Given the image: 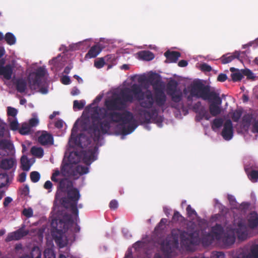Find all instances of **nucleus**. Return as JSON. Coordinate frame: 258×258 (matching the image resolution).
<instances>
[{
    "mask_svg": "<svg viewBox=\"0 0 258 258\" xmlns=\"http://www.w3.org/2000/svg\"><path fill=\"white\" fill-rule=\"evenodd\" d=\"M8 114L9 115H11L12 116L15 117L17 114V110L14 108L11 107H8Z\"/></svg>",
    "mask_w": 258,
    "mask_h": 258,
    "instance_id": "obj_41",
    "label": "nucleus"
},
{
    "mask_svg": "<svg viewBox=\"0 0 258 258\" xmlns=\"http://www.w3.org/2000/svg\"><path fill=\"white\" fill-rule=\"evenodd\" d=\"M101 51V48L99 45H95L92 47L88 53L86 54V57L92 58L96 57Z\"/></svg>",
    "mask_w": 258,
    "mask_h": 258,
    "instance_id": "obj_20",
    "label": "nucleus"
},
{
    "mask_svg": "<svg viewBox=\"0 0 258 258\" xmlns=\"http://www.w3.org/2000/svg\"><path fill=\"white\" fill-rule=\"evenodd\" d=\"M6 40L9 44L12 45L15 43L16 38L15 36L10 33H8L5 37Z\"/></svg>",
    "mask_w": 258,
    "mask_h": 258,
    "instance_id": "obj_30",
    "label": "nucleus"
},
{
    "mask_svg": "<svg viewBox=\"0 0 258 258\" xmlns=\"http://www.w3.org/2000/svg\"><path fill=\"white\" fill-rule=\"evenodd\" d=\"M248 226L254 229L258 226V214L255 212H251L247 216Z\"/></svg>",
    "mask_w": 258,
    "mask_h": 258,
    "instance_id": "obj_9",
    "label": "nucleus"
},
{
    "mask_svg": "<svg viewBox=\"0 0 258 258\" xmlns=\"http://www.w3.org/2000/svg\"><path fill=\"white\" fill-rule=\"evenodd\" d=\"M46 71L44 68H39L36 73L31 74L28 78L29 87L32 90H36L39 86V79L45 75Z\"/></svg>",
    "mask_w": 258,
    "mask_h": 258,
    "instance_id": "obj_5",
    "label": "nucleus"
},
{
    "mask_svg": "<svg viewBox=\"0 0 258 258\" xmlns=\"http://www.w3.org/2000/svg\"><path fill=\"white\" fill-rule=\"evenodd\" d=\"M217 79L219 81L224 82L226 80V76L224 74H220Z\"/></svg>",
    "mask_w": 258,
    "mask_h": 258,
    "instance_id": "obj_51",
    "label": "nucleus"
},
{
    "mask_svg": "<svg viewBox=\"0 0 258 258\" xmlns=\"http://www.w3.org/2000/svg\"><path fill=\"white\" fill-rule=\"evenodd\" d=\"M72 167L70 165L66 163V159L63 161V164L62 165L61 172L58 171H55L51 177L52 180L54 181H60V186L63 188V183L64 180H63L64 177L71 176V173H70L69 168H71Z\"/></svg>",
    "mask_w": 258,
    "mask_h": 258,
    "instance_id": "obj_4",
    "label": "nucleus"
},
{
    "mask_svg": "<svg viewBox=\"0 0 258 258\" xmlns=\"http://www.w3.org/2000/svg\"><path fill=\"white\" fill-rule=\"evenodd\" d=\"M32 154L37 157L41 158L43 156V150L40 147H33L31 149Z\"/></svg>",
    "mask_w": 258,
    "mask_h": 258,
    "instance_id": "obj_24",
    "label": "nucleus"
},
{
    "mask_svg": "<svg viewBox=\"0 0 258 258\" xmlns=\"http://www.w3.org/2000/svg\"><path fill=\"white\" fill-rule=\"evenodd\" d=\"M132 99V98L128 97L125 96L124 95H123V100L124 101H129V100H131Z\"/></svg>",
    "mask_w": 258,
    "mask_h": 258,
    "instance_id": "obj_61",
    "label": "nucleus"
},
{
    "mask_svg": "<svg viewBox=\"0 0 258 258\" xmlns=\"http://www.w3.org/2000/svg\"><path fill=\"white\" fill-rule=\"evenodd\" d=\"M72 93L73 95H77L79 93V90L78 89H76L72 92Z\"/></svg>",
    "mask_w": 258,
    "mask_h": 258,
    "instance_id": "obj_60",
    "label": "nucleus"
},
{
    "mask_svg": "<svg viewBox=\"0 0 258 258\" xmlns=\"http://www.w3.org/2000/svg\"><path fill=\"white\" fill-rule=\"evenodd\" d=\"M18 126H19V124H18V122L16 120H13L10 121V127L12 130L16 131V130H18Z\"/></svg>",
    "mask_w": 258,
    "mask_h": 258,
    "instance_id": "obj_40",
    "label": "nucleus"
},
{
    "mask_svg": "<svg viewBox=\"0 0 258 258\" xmlns=\"http://www.w3.org/2000/svg\"><path fill=\"white\" fill-rule=\"evenodd\" d=\"M17 89L19 92H23L26 88V82L24 80H19L17 84Z\"/></svg>",
    "mask_w": 258,
    "mask_h": 258,
    "instance_id": "obj_29",
    "label": "nucleus"
},
{
    "mask_svg": "<svg viewBox=\"0 0 258 258\" xmlns=\"http://www.w3.org/2000/svg\"><path fill=\"white\" fill-rule=\"evenodd\" d=\"M227 199L232 209H238L239 204L237 203L235 198L232 195H227Z\"/></svg>",
    "mask_w": 258,
    "mask_h": 258,
    "instance_id": "obj_27",
    "label": "nucleus"
},
{
    "mask_svg": "<svg viewBox=\"0 0 258 258\" xmlns=\"http://www.w3.org/2000/svg\"><path fill=\"white\" fill-rule=\"evenodd\" d=\"M31 126L30 125L25 123L22 125V127L19 130V132L22 135H27L30 132Z\"/></svg>",
    "mask_w": 258,
    "mask_h": 258,
    "instance_id": "obj_28",
    "label": "nucleus"
},
{
    "mask_svg": "<svg viewBox=\"0 0 258 258\" xmlns=\"http://www.w3.org/2000/svg\"><path fill=\"white\" fill-rule=\"evenodd\" d=\"M63 122L61 120L57 121L55 123V126L58 128H61L62 126Z\"/></svg>",
    "mask_w": 258,
    "mask_h": 258,
    "instance_id": "obj_55",
    "label": "nucleus"
},
{
    "mask_svg": "<svg viewBox=\"0 0 258 258\" xmlns=\"http://www.w3.org/2000/svg\"><path fill=\"white\" fill-rule=\"evenodd\" d=\"M22 168L24 170L28 171L34 163V161L28 160L26 156H23L21 159Z\"/></svg>",
    "mask_w": 258,
    "mask_h": 258,
    "instance_id": "obj_19",
    "label": "nucleus"
},
{
    "mask_svg": "<svg viewBox=\"0 0 258 258\" xmlns=\"http://www.w3.org/2000/svg\"><path fill=\"white\" fill-rule=\"evenodd\" d=\"M12 201V199L10 197H7L5 199V201L4 202V205L5 207H7L9 205V204Z\"/></svg>",
    "mask_w": 258,
    "mask_h": 258,
    "instance_id": "obj_50",
    "label": "nucleus"
},
{
    "mask_svg": "<svg viewBox=\"0 0 258 258\" xmlns=\"http://www.w3.org/2000/svg\"><path fill=\"white\" fill-rule=\"evenodd\" d=\"M117 202L116 201H112L110 203V207L111 209H115L117 207Z\"/></svg>",
    "mask_w": 258,
    "mask_h": 258,
    "instance_id": "obj_49",
    "label": "nucleus"
},
{
    "mask_svg": "<svg viewBox=\"0 0 258 258\" xmlns=\"http://www.w3.org/2000/svg\"><path fill=\"white\" fill-rule=\"evenodd\" d=\"M16 164V159L14 158L6 159L2 161L1 166L5 169H9L12 168Z\"/></svg>",
    "mask_w": 258,
    "mask_h": 258,
    "instance_id": "obj_17",
    "label": "nucleus"
},
{
    "mask_svg": "<svg viewBox=\"0 0 258 258\" xmlns=\"http://www.w3.org/2000/svg\"><path fill=\"white\" fill-rule=\"evenodd\" d=\"M120 116L118 114H114L112 117V119L114 121H119L120 120Z\"/></svg>",
    "mask_w": 258,
    "mask_h": 258,
    "instance_id": "obj_52",
    "label": "nucleus"
},
{
    "mask_svg": "<svg viewBox=\"0 0 258 258\" xmlns=\"http://www.w3.org/2000/svg\"><path fill=\"white\" fill-rule=\"evenodd\" d=\"M172 99L174 101L177 102L180 100L181 93L179 91H175L171 94Z\"/></svg>",
    "mask_w": 258,
    "mask_h": 258,
    "instance_id": "obj_36",
    "label": "nucleus"
},
{
    "mask_svg": "<svg viewBox=\"0 0 258 258\" xmlns=\"http://www.w3.org/2000/svg\"><path fill=\"white\" fill-rule=\"evenodd\" d=\"M39 123V119L35 114H33V117L29 121V124L31 127L37 125Z\"/></svg>",
    "mask_w": 258,
    "mask_h": 258,
    "instance_id": "obj_33",
    "label": "nucleus"
},
{
    "mask_svg": "<svg viewBox=\"0 0 258 258\" xmlns=\"http://www.w3.org/2000/svg\"><path fill=\"white\" fill-rule=\"evenodd\" d=\"M74 78L77 80L79 83H82L83 82L82 79L78 75H75Z\"/></svg>",
    "mask_w": 258,
    "mask_h": 258,
    "instance_id": "obj_58",
    "label": "nucleus"
},
{
    "mask_svg": "<svg viewBox=\"0 0 258 258\" xmlns=\"http://www.w3.org/2000/svg\"><path fill=\"white\" fill-rule=\"evenodd\" d=\"M248 97L247 95H245V94H243V96H242V100H243V101L244 102H247L248 100Z\"/></svg>",
    "mask_w": 258,
    "mask_h": 258,
    "instance_id": "obj_56",
    "label": "nucleus"
},
{
    "mask_svg": "<svg viewBox=\"0 0 258 258\" xmlns=\"http://www.w3.org/2000/svg\"><path fill=\"white\" fill-rule=\"evenodd\" d=\"M252 118L253 117L251 114L246 113L243 116L240 122V127L242 130L248 131Z\"/></svg>",
    "mask_w": 258,
    "mask_h": 258,
    "instance_id": "obj_11",
    "label": "nucleus"
},
{
    "mask_svg": "<svg viewBox=\"0 0 258 258\" xmlns=\"http://www.w3.org/2000/svg\"><path fill=\"white\" fill-rule=\"evenodd\" d=\"M38 142L43 145L53 144V140L51 135L46 132L43 131L38 137Z\"/></svg>",
    "mask_w": 258,
    "mask_h": 258,
    "instance_id": "obj_10",
    "label": "nucleus"
},
{
    "mask_svg": "<svg viewBox=\"0 0 258 258\" xmlns=\"http://www.w3.org/2000/svg\"><path fill=\"white\" fill-rule=\"evenodd\" d=\"M4 62L0 61V74L3 75L7 80H10L12 78V70L10 66H7L5 67H2Z\"/></svg>",
    "mask_w": 258,
    "mask_h": 258,
    "instance_id": "obj_12",
    "label": "nucleus"
},
{
    "mask_svg": "<svg viewBox=\"0 0 258 258\" xmlns=\"http://www.w3.org/2000/svg\"><path fill=\"white\" fill-rule=\"evenodd\" d=\"M13 152V146L8 141H2L0 142V156L8 155Z\"/></svg>",
    "mask_w": 258,
    "mask_h": 258,
    "instance_id": "obj_7",
    "label": "nucleus"
},
{
    "mask_svg": "<svg viewBox=\"0 0 258 258\" xmlns=\"http://www.w3.org/2000/svg\"><path fill=\"white\" fill-rule=\"evenodd\" d=\"M251 252L255 258H258V244H255L251 246Z\"/></svg>",
    "mask_w": 258,
    "mask_h": 258,
    "instance_id": "obj_42",
    "label": "nucleus"
},
{
    "mask_svg": "<svg viewBox=\"0 0 258 258\" xmlns=\"http://www.w3.org/2000/svg\"><path fill=\"white\" fill-rule=\"evenodd\" d=\"M79 157L75 153H71L68 158V162L66 163L70 165L72 167L69 168L70 173H71V176H73L75 178H77L79 175L87 173L88 172V169L86 167L80 166H76L75 163L78 161Z\"/></svg>",
    "mask_w": 258,
    "mask_h": 258,
    "instance_id": "obj_3",
    "label": "nucleus"
},
{
    "mask_svg": "<svg viewBox=\"0 0 258 258\" xmlns=\"http://www.w3.org/2000/svg\"><path fill=\"white\" fill-rule=\"evenodd\" d=\"M61 82L63 84L67 85L70 84V79L68 76H63L61 78Z\"/></svg>",
    "mask_w": 258,
    "mask_h": 258,
    "instance_id": "obj_46",
    "label": "nucleus"
},
{
    "mask_svg": "<svg viewBox=\"0 0 258 258\" xmlns=\"http://www.w3.org/2000/svg\"><path fill=\"white\" fill-rule=\"evenodd\" d=\"M164 101L165 95L162 92H160L157 97V101L159 104H161Z\"/></svg>",
    "mask_w": 258,
    "mask_h": 258,
    "instance_id": "obj_43",
    "label": "nucleus"
},
{
    "mask_svg": "<svg viewBox=\"0 0 258 258\" xmlns=\"http://www.w3.org/2000/svg\"><path fill=\"white\" fill-rule=\"evenodd\" d=\"M201 69L202 70L204 71L209 72L211 70V67L205 63L203 64L201 66Z\"/></svg>",
    "mask_w": 258,
    "mask_h": 258,
    "instance_id": "obj_45",
    "label": "nucleus"
},
{
    "mask_svg": "<svg viewBox=\"0 0 258 258\" xmlns=\"http://www.w3.org/2000/svg\"><path fill=\"white\" fill-rule=\"evenodd\" d=\"M121 68L122 69L128 70L129 67H128V65H127V64H123L121 66Z\"/></svg>",
    "mask_w": 258,
    "mask_h": 258,
    "instance_id": "obj_63",
    "label": "nucleus"
},
{
    "mask_svg": "<svg viewBox=\"0 0 258 258\" xmlns=\"http://www.w3.org/2000/svg\"><path fill=\"white\" fill-rule=\"evenodd\" d=\"M105 64V61L103 58H99L95 61L94 66L97 69L102 68Z\"/></svg>",
    "mask_w": 258,
    "mask_h": 258,
    "instance_id": "obj_35",
    "label": "nucleus"
},
{
    "mask_svg": "<svg viewBox=\"0 0 258 258\" xmlns=\"http://www.w3.org/2000/svg\"><path fill=\"white\" fill-rule=\"evenodd\" d=\"M5 52V50L3 48H0V57L3 55Z\"/></svg>",
    "mask_w": 258,
    "mask_h": 258,
    "instance_id": "obj_62",
    "label": "nucleus"
},
{
    "mask_svg": "<svg viewBox=\"0 0 258 258\" xmlns=\"http://www.w3.org/2000/svg\"><path fill=\"white\" fill-rule=\"evenodd\" d=\"M68 196L71 205L75 208L76 202L80 198L78 191L75 189H72L69 191Z\"/></svg>",
    "mask_w": 258,
    "mask_h": 258,
    "instance_id": "obj_16",
    "label": "nucleus"
},
{
    "mask_svg": "<svg viewBox=\"0 0 258 258\" xmlns=\"http://www.w3.org/2000/svg\"><path fill=\"white\" fill-rule=\"evenodd\" d=\"M223 126V130L222 133V136L225 139V130L226 129V123L224 122V120L221 118H216L215 119L212 124V128L214 130H218Z\"/></svg>",
    "mask_w": 258,
    "mask_h": 258,
    "instance_id": "obj_15",
    "label": "nucleus"
},
{
    "mask_svg": "<svg viewBox=\"0 0 258 258\" xmlns=\"http://www.w3.org/2000/svg\"><path fill=\"white\" fill-rule=\"evenodd\" d=\"M30 177L32 181L36 182L39 180L40 178V174L38 172L34 171L31 172Z\"/></svg>",
    "mask_w": 258,
    "mask_h": 258,
    "instance_id": "obj_37",
    "label": "nucleus"
},
{
    "mask_svg": "<svg viewBox=\"0 0 258 258\" xmlns=\"http://www.w3.org/2000/svg\"><path fill=\"white\" fill-rule=\"evenodd\" d=\"M233 136V130L231 121L227 118V141L231 140Z\"/></svg>",
    "mask_w": 258,
    "mask_h": 258,
    "instance_id": "obj_21",
    "label": "nucleus"
},
{
    "mask_svg": "<svg viewBox=\"0 0 258 258\" xmlns=\"http://www.w3.org/2000/svg\"><path fill=\"white\" fill-rule=\"evenodd\" d=\"M85 105V102L83 101H78L77 100H75L74 102V107L77 108L78 109L82 108Z\"/></svg>",
    "mask_w": 258,
    "mask_h": 258,
    "instance_id": "obj_39",
    "label": "nucleus"
},
{
    "mask_svg": "<svg viewBox=\"0 0 258 258\" xmlns=\"http://www.w3.org/2000/svg\"><path fill=\"white\" fill-rule=\"evenodd\" d=\"M235 241V236H230L228 230H227V248L230 245L233 244Z\"/></svg>",
    "mask_w": 258,
    "mask_h": 258,
    "instance_id": "obj_34",
    "label": "nucleus"
},
{
    "mask_svg": "<svg viewBox=\"0 0 258 258\" xmlns=\"http://www.w3.org/2000/svg\"><path fill=\"white\" fill-rule=\"evenodd\" d=\"M59 222H61L62 223V225L61 228L62 231H60V233L62 234V235H63L62 233H63V231H65V230L62 229V227H64L65 226H66L67 224L63 222H62L61 221H59L58 222V223H57V221L56 220H53L51 223L52 226L53 228V230L52 231V234H53V232L54 231L55 235L56 234L57 236H59V233L58 232V231H57V230H56L57 229L56 227L59 226Z\"/></svg>",
    "mask_w": 258,
    "mask_h": 258,
    "instance_id": "obj_22",
    "label": "nucleus"
},
{
    "mask_svg": "<svg viewBox=\"0 0 258 258\" xmlns=\"http://www.w3.org/2000/svg\"><path fill=\"white\" fill-rule=\"evenodd\" d=\"M180 217V215L178 212H176L174 213V215L173 216V219L174 220H178L179 219V218Z\"/></svg>",
    "mask_w": 258,
    "mask_h": 258,
    "instance_id": "obj_57",
    "label": "nucleus"
},
{
    "mask_svg": "<svg viewBox=\"0 0 258 258\" xmlns=\"http://www.w3.org/2000/svg\"><path fill=\"white\" fill-rule=\"evenodd\" d=\"M23 213L25 216L30 217L33 215V211L32 209L30 208L25 209L23 210Z\"/></svg>",
    "mask_w": 258,
    "mask_h": 258,
    "instance_id": "obj_44",
    "label": "nucleus"
},
{
    "mask_svg": "<svg viewBox=\"0 0 258 258\" xmlns=\"http://www.w3.org/2000/svg\"><path fill=\"white\" fill-rule=\"evenodd\" d=\"M241 72L243 76H245L247 77V79L254 80L255 78V76L252 71L248 69H241Z\"/></svg>",
    "mask_w": 258,
    "mask_h": 258,
    "instance_id": "obj_26",
    "label": "nucleus"
},
{
    "mask_svg": "<svg viewBox=\"0 0 258 258\" xmlns=\"http://www.w3.org/2000/svg\"><path fill=\"white\" fill-rule=\"evenodd\" d=\"M138 54L140 58L146 60H150L154 58L153 54L149 51H141Z\"/></svg>",
    "mask_w": 258,
    "mask_h": 258,
    "instance_id": "obj_23",
    "label": "nucleus"
},
{
    "mask_svg": "<svg viewBox=\"0 0 258 258\" xmlns=\"http://www.w3.org/2000/svg\"><path fill=\"white\" fill-rule=\"evenodd\" d=\"M180 53L178 52L167 51L165 53V55L167 57V61L168 62H175L177 60L178 58L180 56Z\"/></svg>",
    "mask_w": 258,
    "mask_h": 258,
    "instance_id": "obj_18",
    "label": "nucleus"
},
{
    "mask_svg": "<svg viewBox=\"0 0 258 258\" xmlns=\"http://www.w3.org/2000/svg\"><path fill=\"white\" fill-rule=\"evenodd\" d=\"M239 55V53L238 51H235L233 54L227 53V63L231 62L234 58H238Z\"/></svg>",
    "mask_w": 258,
    "mask_h": 258,
    "instance_id": "obj_32",
    "label": "nucleus"
},
{
    "mask_svg": "<svg viewBox=\"0 0 258 258\" xmlns=\"http://www.w3.org/2000/svg\"><path fill=\"white\" fill-rule=\"evenodd\" d=\"M9 181L8 177L4 174H0V187H2L7 184Z\"/></svg>",
    "mask_w": 258,
    "mask_h": 258,
    "instance_id": "obj_31",
    "label": "nucleus"
},
{
    "mask_svg": "<svg viewBox=\"0 0 258 258\" xmlns=\"http://www.w3.org/2000/svg\"><path fill=\"white\" fill-rule=\"evenodd\" d=\"M132 92L135 97L139 99L143 107H150L152 105L153 100L150 96L151 93L145 88L133 86Z\"/></svg>",
    "mask_w": 258,
    "mask_h": 258,
    "instance_id": "obj_2",
    "label": "nucleus"
},
{
    "mask_svg": "<svg viewBox=\"0 0 258 258\" xmlns=\"http://www.w3.org/2000/svg\"><path fill=\"white\" fill-rule=\"evenodd\" d=\"M192 96L202 98L203 99H209L211 102L210 111L213 115H216L220 113L221 108L219 106L221 101L219 96L214 93H208L202 86L198 84H194L191 90Z\"/></svg>",
    "mask_w": 258,
    "mask_h": 258,
    "instance_id": "obj_1",
    "label": "nucleus"
},
{
    "mask_svg": "<svg viewBox=\"0 0 258 258\" xmlns=\"http://www.w3.org/2000/svg\"><path fill=\"white\" fill-rule=\"evenodd\" d=\"M52 183L50 181H47L44 185V187L47 189H50L52 187Z\"/></svg>",
    "mask_w": 258,
    "mask_h": 258,
    "instance_id": "obj_48",
    "label": "nucleus"
},
{
    "mask_svg": "<svg viewBox=\"0 0 258 258\" xmlns=\"http://www.w3.org/2000/svg\"><path fill=\"white\" fill-rule=\"evenodd\" d=\"M62 225V223L59 222V226L56 227V230L58 231L59 236H57L56 234L55 235L54 231L53 234V236L55 238V241L60 247H63L67 244L66 237L60 233V231H62L61 229Z\"/></svg>",
    "mask_w": 258,
    "mask_h": 258,
    "instance_id": "obj_8",
    "label": "nucleus"
},
{
    "mask_svg": "<svg viewBox=\"0 0 258 258\" xmlns=\"http://www.w3.org/2000/svg\"><path fill=\"white\" fill-rule=\"evenodd\" d=\"M187 61L185 60H180L178 62V66L181 67H185L187 66Z\"/></svg>",
    "mask_w": 258,
    "mask_h": 258,
    "instance_id": "obj_54",
    "label": "nucleus"
},
{
    "mask_svg": "<svg viewBox=\"0 0 258 258\" xmlns=\"http://www.w3.org/2000/svg\"><path fill=\"white\" fill-rule=\"evenodd\" d=\"M230 71L232 72L231 77L233 82H240L243 78V75L241 72V70H239L234 67H231L230 68Z\"/></svg>",
    "mask_w": 258,
    "mask_h": 258,
    "instance_id": "obj_13",
    "label": "nucleus"
},
{
    "mask_svg": "<svg viewBox=\"0 0 258 258\" xmlns=\"http://www.w3.org/2000/svg\"><path fill=\"white\" fill-rule=\"evenodd\" d=\"M247 176L251 182H256L258 180V171L252 170L247 174Z\"/></svg>",
    "mask_w": 258,
    "mask_h": 258,
    "instance_id": "obj_25",
    "label": "nucleus"
},
{
    "mask_svg": "<svg viewBox=\"0 0 258 258\" xmlns=\"http://www.w3.org/2000/svg\"><path fill=\"white\" fill-rule=\"evenodd\" d=\"M4 132V126L3 125H0V136L3 135Z\"/></svg>",
    "mask_w": 258,
    "mask_h": 258,
    "instance_id": "obj_59",
    "label": "nucleus"
},
{
    "mask_svg": "<svg viewBox=\"0 0 258 258\" xmlns=\"http://www.w3.org/2000/svg\"><path fill=\"white\" fill-rule=\"evenodd\" d=\"M241 116V112L239 111H235L232 115V118L234 121L237 122Z\"/></svg>",
    "mask_w": 258,
    "mask_h": 258,
    "instance_id": "obj_38",
    "label": "nucleus"
},
{
    "mask_svg": "<svg viewBox=\"0 0 258 258\" xmlns=\"http://www.w3.org/2000/svg\"><path fill=\"white\" fill-rule=\"evenodd\" d=\"M26 174L25 173H22L20 175L19 181L23 182L26 179Z\"/></svg>",
    "mask_w": 258,
    "mask_h": 258,
    "instance_id": "obj_53",
    "label": "nucleus"
},
{
    "mask_svg": "<svg viewBox=\"0 0 258 258\" xmlns=\"http://www.w3.org/2000/svg\"><path fill=\"white\" fill-rule=\"evenodd\" d=\"M27 234V232L23 230H19L9 234L6 240L10 241L13 240H18Z\"/></svg>",
    "mask_w": 258,
    "mask_h": 258,
    "instance_id": "obj_14",
    "label": "nucleus"
},
{
    "mask_svg": "<svg viewBox=\"0 0 258 258\" xmlns=\"http://www.w3.org/2000/svg\"><path fill=\"white\" fill-rule=\"evenodd\" d=\"M235 234L240 240H244L247 237L248 231L246 225L242 221L238 222L237 227L233 230Z\"/></svg>",
    "mask_w": 258,
    "mask_h": 258,
    "instance_id": "obj_6",
    "label": "nucleus"
},
{
    "mask_svg": "<svg viewBox=\"0 0 258 258\" xmlns=\"http://www.w3.org/2000/svg\"><path fill=\"white\" fill-rule=\"evenodd\" d=\"M252 43L250 42L248 44H245L243 45V48H246L247 47H249L250 46H251Z\"/></svg>",
    "mask_w": 258,
    "mask_h": 258,
    "instance_id": "obj_64",
    "label": "nucleus"
},
{
    "mask_svg": "<svg viewBox=\"0 0 258 258\" xmlns=\"http://www.w3.org/2000/svg\"><path fill=\"white\" fill-rule=\"evenodd\" d=\"M252 132L258 133V120L253 124Z\"/></svg>",
    "mask_w": 258,
    "mask_h": 258,
    "instance_id": "obj_47",
    "label": "nucleus"
}]
</instances>
